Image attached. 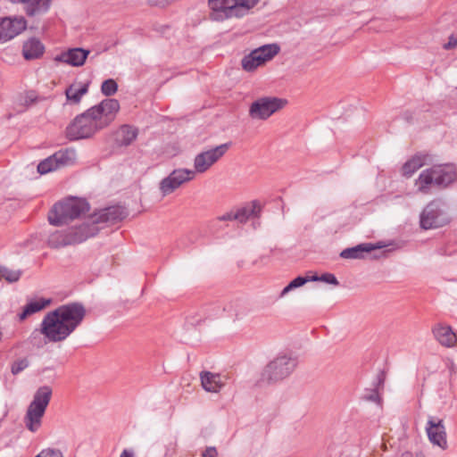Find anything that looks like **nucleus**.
Listing matches in <instances>:
<instances>
[{"mask_svg":"<svg viewBox=\"0 0 457 457\" xmlns=\"http://www.w3.org/2000/svg\"><path fill=\"white\" fill-rule=\"evenodd\" d=\"M85 316L86 309L83 304H62L45 315L40 325V333L48 342H63L81 324Z\"/></svg>","mask_w":457,"mask_h":457,"instance_id":"f03ea898","label":"nucleus"},{"mask_svg":"<svg viewBox=\"0 0 457 457\" xmlns=\"http://www.w3.org/2000/svg\"><path fill=\"white\" fill-rule=\"evenodd\" d=\"M457 46V34H452L449 37V40L445 43L443 47L446 50L453 49Z\"/></svg>","mask_w":457,"mask_h":457,"instance_id":"4c0bfd02","label":"nucleus"},{"mask_svg":"<svg viewBox=\"0 0 457 457\" xmlns=\"http://www.w3.org/2000/svg\"><path fill=\"white\" fill-rule=\"evenodd\" d=\"M21 276V270H12L5 266H0V277L9 283L17 282Z\"/></svg>","mask_w":457,"mask_h":457,"instance_id":"7c9ffc66","label":"nucleus"},{"mask_svg":"<svg viewBox=\"0 0 457 457\" xmlns=\"http://www.w3.org/2000/svg\"><path fill=\"white\" fill-rule=\"evenodd\" d=\"M278 50L279 48L276 45H265L256 48L242 59V68L248 72L253 71L259 66L271 60L278 53Z\"/></svg>","mask_w":457,"mask_h":457,"instance_id":"9b49d317","label":"nucleus"},{"mask_svg":"<svg viewBox=\"0 0 457 457\" xmlns=\"http://www.w3.org/2000/svg\"><path fill=\"white\" fill-rule=\"evenodd\" d=\"M200 378L203 388L207 392L218 393L224 386L222 377L219 373L202 371Z\"/></svg>","mask_w":457,"mask_h":457,"instance_id":"aec40b11","label":"nucleus"},{"mask_svg":"<svg viewBox=\"0 0 457 457\" xmlns=\"http://www.w3.org/2000/svg\"><path fill=\"white\" fill-rule=\"evenodd\" d=\"M50 303L51 299L45 298L30 301L24 306L23 311L19 314V320L21 321L24 320L25 319H27V317L44 310Z\"/></svg>","mask_w":457,"mask_h":457,"instance_id":"b1692460","label":"nucleus"},{"mask_svg":"<svg viewBox=\"0 0 457 457\" xmlns=\"http://www.w3.org/2000/svg\"><path fill=\"white\" fill-rule=\"evenodd\" d=\"M45 46L35 37H31L24 42L22 47V54L26 60H33L43 55Z\"/></svg>","mask_w":457,"mask_h":457,"instance_id":"4be33fe9","label":"nucleus"},{"mask_svg":"<svg viewBox=\"0 0 457 457\" xmlns=\"http://www.w3.org/2000/svg\"><path fill=\"white\" fill-rule=\"evenodd\" d=\"M436 340L445 347H453L457 343V337L452 328L447 325L436 324L432 329Z\"/></svg>","mask_w":457,"mask_h":457,"instance_id":"a211bd4d","label":"nucleus"},{"mask_svg":"<svg viewBox=\"0 0 457 457\" xmlns=\"http://www.w3.org/2000/svg\"><path fill=\"white\" fill-rule=\"evenodd\" d=\"M15 2V0H12ZM52 0H16L24 5V11L28 16H35L46 12Z\"/></svg>","mask_w":457,"mask_h":457,"instance_id":"412c9836","label":"nucleus"},{"mask_svg":"<svg viewBox=\"0 0 457 457\" xmlns=\"http://www.w3.org/2000/svg\"><path fill=\"white\" fill-rule=\"evenodd\" d=\"M378 257H379L378 255H373V258H374V259H377V258H378Z\"/></svg>","mask_w":457,"mask_h":457,"instance_id":"a18cd8bd","label":"nucleus"},{"mask_svg":"<svg viewBox=\"0 0 457 457\" xmlns=\"http://www.w3.org/2000/svg\"><path fill=\"white\" fill-rule=\"evenodd\" d=\"M89 53L88 50L80 47L70 48L57 54L54 60L73 67H80L85 63Z\"/></svg>","mask_w":457,"mask_h":457,"instance_id":"dca6fc26","label":"nucleus"},{"mask_svg":"<svg viewBox=\"0 0 457 457\" xmlns=\"http://www.w3.org/2000/svg\"><path fill=\"white\" fill-rule=\"evenodd\" d=\"M97 234V228L88 224H79L63 230H55L50 233L47 245L52 248H61L71 245L80 244L87 238Z\"/></svg>","mask_w":457,"mask_h":457,"instance_id":"20e7f679","label":"nucleus"},{"mask_svg":"<svg viewBox=\"0 0 457 457\" xmlns=\"http://www.w3.org/2000/svg\"><path fill=\"white\" fill-rule=\"evenodd\" d=\"M27 28L23 17H4L0 19V43H5L21 34Z\"/></svg>","mask_w":457,"mask_h":457,"instance_id":"4468645a","label":"nucleus"},{"mask_svg":"<svg viewBox=\"0 0 457 457\" xmlns=\"http://www.w3.org/2000/svg\"><path fill=\"white\" fill-rule=\"evenodd\" d=\"M118 90V84L112 79L104 80L101 86V91L105 96H113Z\"/></svg>","mask_w":457,"mask_h":457,"instance_id":"473e14b6","label":"nucleus"},{"mask_svg":"<svg viewBox=\"0 0 457 457\" xmlns=\"http://www.w3.org/2000/svg\"><path fill=\"white\" fill-rule=\"evenodd\" d=\"M120 110V103L114 98H106L98 104L77 115L66 129L70 140L89 138L96 132L109 127Z\"/></svg>","mask_w":457,"mask_h":457,"instance_id":"f257e3e1","label":"nucleus"},{"mask_svg":"<svg viewBox=\"0 0 457 457\" xmlns=\"http://www.w3.org/2000/svg\"><path fill=\"white\" fill-rule=\"evenodd\" d=\"M286 104V100L275 96L258 98L251 104L249 116L253 120H265L282 109Z\"/></svg>","mask_w":457,"mask_h":457,"instance_id":"9d476101","label":"nucleus"},{"mask_svg":"<svg viewBox=\"0 0 457 457\" xmlns=\"http://www.w3.org/2000/svg\"><path fill=\"white\" fill-rule=\"evenodd\" d=\"M383 382H384V378H383V375H382L381 378H379L378 384H382Z\"/></svg>","mask_w":457,"mask_h":457,"instance_id":"c03bdc74","label":"nucleus"},{"mask_svg":"<svg viewBox=\"0 0 457 457\" xmlns=\"http://www.w3.org/2000/svg\"><path fill=\"white\" fill-rule=\"evenodd\" d=\"M230 143L221 144L197 154L194 158V169L191 170V171L194 172V176L195 177L196 174H203L207 172L226 154L230 147Z\"/></svg>","mask_w":457,"mask_h":457,"instance_id":"1a4fd4ad","label":"nucleus"},{"mask_svg":"<svg viewBox=\"0 0 457 457\" xmlns=\"http://www.w3.org/2000/svg\"><path fill=\"white\" fill-rule=\"evenodd\" d=\"M381 449L386 452L387 450L386 445L385 443L382 444Z\"/></svg>","mask_w":457,"mask_h":457,"instance_id":"37998d69","label":"nucleus"},{"mask_svg":"<svg viewBox=\"0 0 457 457\" xmlns=\"http://www.w3.org/2000/svg\"><path fill=\"white\" fill-rule=\"evenodd\" d=\"M312 281L311 277H297L293 279L280 293V297H284L291 290L303 286L305 283Z\"/></svg>","mask_w":457,"mask_h":457,"instance_id":"2f4dec72","label":"nucleus"},{"mask_svg":"<svg viewBox=\"0 0 457 457\" xmlns=\"http://www.w3.org/2000/svg\"><path fill=\"white\" fill-rule=\"evenodd\" d=\"M36 457H63L60 450L45 449L41 451Z\"/></svg>","mask_w":457,"mask_h":457,"instance_id":"c9c22d12","label":"nucleus"},{"mask_svg":"<svg viewBox=\"0 0 457 457\" xmlns=\"http://www.w3.org/2000/svg\"><path fill=\"white\" fill-rule=\"evenodd\" d=\"M255 210L254 206H245L241 208L233 209L235 221L238 223H245L249 218L253 214Z\"/></svg>","mask_w":457,"mask_h":457,"instance_id":"c85d7f7f","label":"nucleus"},{"mask_svg":"<svg viewBox=\"0 0 457 457\" xmlns=\"http://www.w3.org/2000/svg\"><path fill=\"white\" fill-rule=\"evenodd\" d=\"M457 179L456 169L453 165H436L423 170L416 180L418 190L423 194L429 192L432 185L447 187Z\"/></svg>","mask_w":457,"mask_h":457,"instance_id":"423d86ee","label":"nucleus"},{"mask_svg":"<svg viewBox=\"0 0 457 457\" xmlns=\"http://www.w3.org/2000/svg\"><path fill=\"white\" fill-rule=\"evenodd\" d=\"M29 361L27 358H22L15 361L11 367V371L13 375H17L29 367Z\"/></svg>","mask_w":457,"mask_h":457,"instance_id":"f704fd0d","label":"nucleus"},{"mask_svg":"<svg viewBox=\"0 0 457 457\" xmlns=\"http://www.w3.org/2000/svg\"><path fill=\"white\" fill-rule=\"evenodd\" d=\"M450 218L444 204L436 200L428 203L420 216V224L423 229H431L443 227L449 223Z\"/></svg>","mask_w":457,"mask_h":457,"instance_id":"6e6552de","label":"nucleus"},{"mask_svg":"<svg viewBox=\"0 0 457 457\" xmlns=\"http://www.w3.org/2000/svg\"><path fill=\"white\" fill-rule=\"evenodd\" d=\"M401 457H425L424 454L420 452L418 453H411V452H404L402 453Z\"/></svg>","mask_w":457,"mask_h":457,"instance_id":"a19ab883","label":"nucleus"},{"mask_svg":"<svg viewBox=\"0 0 457 457\" xmlns=\"http://www.w3.org/2000/svg\"><path fill=\"white\" fill-rule=\"evenodd\" d=\"M138 131L129 125H123L117 132V141L121 145H129L137 137Z\"/></svg>","mask_w":457,"mask_h":457,"instance_id":"a878e982","label":"nucleus"},{"mask_svg":"<svg viewBox=\"0 0 457 457\" xmlns=\"http://www.w3.org/2000/svg\"><path fill=\"white\" fill-rule=\"evenodd\" d=\"M260 0H236L235 18H242L248 14Z\"/></svg>","mask_w":457,"mask_h":457,"instance_id":"cd10ccee","label":"nucleus"},{"mask_svg":"<svg viewBox=\"0 0 457 457\" xmlns=\"http://www.w3.org/2000/svg\"><path fill=\"white\" fill-rule=\"evenodd\" d=\"M212 19L223 21L235 18L236 0H209Z\"/></svg>","mask_w":457,"mask_h":457,"instance_id":"f3484780","label":"nucleus"},{"mask_svg":"<svg viewBox=\"0 0 457 457\" xmlns=\"http://www.w3.org/2000/svg\"><path fill=\"white\" fill-rule=\"evenodd\" d=\"M218 453L215 447H207L202 453V457H217Z\"/></svg>","mask_w":457,"mask_h":457,"instance_id":"ea45409f","label":"nucleus"},{"mask_svg":"<svg viewBox=\"0 0 457 457\" xmlns=\"http://www.w3.org/2000/svg\"><path fill=\"white\" fill-rule=\"evenodd\" d=\"M88 91V84L77 82L69 86L65 90L67 101L77 104L81 101L83 96Z\"/></svg>","mask_w":457,"mask_h":457,"instance_id":"5701e85b","label":"nucleus"},{"mask_svg":"<svg viewBox=\"0 0 457 457\" xmlns=\"http://www.w3.org/2000/svg\"><path fill=\"white\" fill-rule=\"evenodd\" d=\"M381 247V245L371 243H363L343 250L340 253V257L344 259H363L365 254Z\"/></svg>","mask_w":457,"mask_h":457,"instance_id":"6ab92c4d","label":"nucleus"},{"mask_svg":"<svg viewBox=\"0 0 457 457\" xmlns=\"http://www.w3.org/2000/svg\"><path fill=\"white\" fill-rule=\"evenodd\" d=\"M426 431L433 445L443 450L447 448L446 432L443 420L430 417L427 422Z\"/></svg>","mask_w":457,"mask_h":457,"instance_id":"2eb2a0df","label":"nucleus"},{"mask_svg":"<svg viewBox=\"0 0 457 457\" xmlns=\"http://www.w3.org/2000/svg\"><path fill=\"white\" fill-rule=\"evenodd\" d=\"M89 211L88 203L81 198L71 197L55 204L48 213L54 226H62L80 218Z\"/></svg>","mask_w":457,"mask_h":457,"instance_id":"7ed1b4c3","label":"nucleus"},{"mask_svg":"<svg viewBox=\"0 0 457 457\" xmlns=\"http://www.w3.org/2000/svg\"><path fill=\"white\" fill-rule=\"evenodd\" d=\"M52 389L48 386L39 387L27 408L23 421L28 430L35 433L42 426V420L49 404Z\"/></svg>","mask_w":457,"mask_h":457,"instance_id":"39448f33","label":"nucleus"},{"mask_svg":"<svg viewBox=\"0 0 457 457\" xmlns=\"http://www.w3.org/2000/svg\"><path fill=\"white\" fill-rule=\"evenodd\" d=\"M126 215L127 212L122 206H110L89 216L85 221H83V224H88L90 227L96 228L98 232L101 228L99 224L115 223L124 219Z\"/></svg>","mask_w":457,"mask_h":457,"instance_id":"ddd939ff","label":"nucleus"},{"mask_svg":"<svg viewBox=\"0 0 457 457\" xmlns=\"http://www.w3.org/2000/svg\"><path fill=\"white\" fill-rule=\"evenodd\" d=\"M216 220L219 221H233V220H235L233 209L230 210L229 212H225L222 215L218 216L216 218Z\"/></svg>","mask_w":457,"mask_h":457,"instance_id":"58836bf2","label":"nucleus"},{"mask_svg":"<svg viewBox=\"0 0 457 457\" xmlns=\"http://www.w3.org/2000/svg\"><path fill=\"white\" fill-rule=\"evenodd\" d=\"M53 155L60 168L74 163L77 157L76 151L72 148L60 150Z\"/></svg>","mask_w":457,"mask_h":457,"instance_id":"bb28decb","label":"nucleus"},{"mask_svg":"<svg viewBox=\"0 0 457 457\" xmlns=\"http://www.w3.org/2000/svg\"><path fill=\"white\" fill-rule=\"evenodd\" d=\"M311 280L312 281H320V282L331 284L334 286L339 285L337 278L332 273H324L320 276H318V275L311 276Z\"/></svg>","mask_w":457,"mask_h":457,"instance_id":"72a5a7b5","label":"nucleus"},{"mask_svg":"<svg viewBox=\"0 0 457 457\" xmlns=\"http://www.w3.org/2000/svg\"><path fill=\"white\" fill-rule=\"evenodd\" d=\"M428 156L424 154H416L407 161L402 167V173L403 176L410 178L413 173L427 164Z\"/></svg>","mask_w":457,"mask_h":457,"instance_id":"393cba45","label":"nucleus"},{"mask_svg":"<svg viewBox=\"0 0 457 457\" xmlns=\"http://www.w3.org/2000/svg\"><path fill=\"white\" fill-rule=\"evenodd\" d=\"M120 457H134V452L129 449H125L121 452Z\"/></svg>","mask_w":457,"mask_h":457,"instance_id":"79ce46f5","label":"nucleus"},{"mask_svg":"<svg viewBox=\"0 0 457 457\" xmlns=\"http://www.w3.org/2000/svg\"><path fill=\"white\" fill-rule=\"evenodd\" d=\"M195 178L194 172L190 169H175L160 181L159 189L162 195L165 196L173 193L182 185L192 181Z\"/></svg>","mask_w":457,"mask_h":457,"instance_id":"f8f14e48","label":"nucleus"},{"mask_svg":"<svg viewBox=\"0 0 457 457\" xmlns=\"http://www.w3.org/2000/svg\"><path fill=\"white\" fill-rule=\"evenodd\" d=\"M297 361L295 358L283 354L270 361L262 373V380L275 383L288 377L295 369Z\"/></svg>","mask_w":457,"mask_h":457,"instance_id":"0eeeda50","label":"nucleus"},{"mask_svg":"<svg viewBox=\"0 0 457 457\" xmlns=\"http://www.w3.org/2000/svg\"><path fill=\"white\" fill-rule=\"evenodd\" d=\"M59 165L57 162H55V159L54 155L49 156L48 158L43 160L40 162L37 165V171L40 174H46L48 172L54 171L57 169H59Z\"/></svg>","mask_w":457,"mask_h":457,"instance_id":"c756f323","label":"nucleus"},{"mask_svg":"<svg viewBox=\"0 0 457 457\" xmlns=\"http://www.w3.org/2000/svg\"><path fill=\"white\" fill-rule=\"evenodd\" d=\"M364 399L367 401L374 402V403H380V397L378 393V390H371L369 394H366L364 396Z\"/></svg>","mask_w":457,"mask_h":457,"instance_id":"e433bc0d","label":"nucleus"}]
</instances>
